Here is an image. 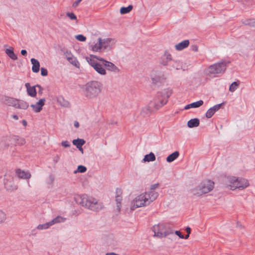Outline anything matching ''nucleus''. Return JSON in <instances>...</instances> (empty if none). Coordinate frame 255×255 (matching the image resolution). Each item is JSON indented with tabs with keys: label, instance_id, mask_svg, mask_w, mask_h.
Segmentation results:
<instances>
[{
	"label": "nucleus",
	"instance_id": "1",
	"mask_svg": "<svg viewBox=\"0 0 255 255\" xmlns=\"http://www.w3.org/2000/svg\"><path fill=\"white\" fill-rule=\"evenodd\" d=\"M172 94V90L166 89L158 94L157 98L151 101L148 105L143 107L141 110L140 114L143 117L148 116L153 111V109L157 110L168 102V99Z\"/></svg>",
	"mask_w": 255,
	"mask_h": 255
},
{
	"label": "nucleus",
	"instance_id": "2",
	"mask_svg": "<svg viewBox=\"0 0 255 255\" xmlns=\"http://www.w3.org/2000/svg\"><path fill=\"white\" fill-rule=\"evenodd\" d=\"M74 199L77 203L94 212H99L104 208L101 202L87 194L77 195Z\"/></svg>",
	"mask_w": 255,
	"mask_h": 255
},
{
	"label": "nucleus",
	"instance_id": "3",
	"mask_svg": "<svg viewBox=\"0 0 255 255\" xmlns=\"http://www.w3.org/2000/svg\"><path fill=\"white\" fill-rule=\"evenodd\" d=\"M158 196V193H147L145 192L141 193L133 200L131 210H133L137 208L148 206L155 200Z\"/></svg>",
	"mask_w": 255,
	"mask_h": 255
},
{
	"label": "nucleus",
	"instance_id": "4",
	"mask_svg": "<svg viewBox=\"0 0 255 255\" xmlns=\"http://www.w3.org/2000/svg\"><path fill=\"white\" fill-rule=\"evenodd\" d=\"M222 182L226 187L229 188L232 190L236 189L243 190L249 186V183L247 179L243 178H237L231 176L223 178Z\"/></svg>",
	"mask_w": 255,
	"mask_h": 255
},
{
	"label": "nucleus",
	"instance_id": "5",
	"mask_svg": "<svg viewBox=\"0 0 255 255\" xmlns=\"http://www.w3.org/2000/svg\"><path fill=\"white\" fill-rule=\"evenodd\" d=\"M103 84L98 81H91L87 83L83 87L84 96L88 99L97 98L101 93Z\"/></svg>",
	"mask_w": 255,
	"mask_h": 255
},
{
	"label": "nucleus",
	"instance_id": "6",
	"mask_svg": "<svg viewBox=\"0 0 255 255\" xmlns=\"http://www.w3.org/2000/svg\"><path fill=\"white\" fill-rule=\"evenodd\" d=\"M116 40L112 38H104L100 37L96 43L91 46L94 52H102L111 50L115 46Z\"/></svg>",
	"mask_w": 255,
	"mask_h": 255
},
{
	"label": "nucleus",
	"instance_id": "7",
	"mask_svg": "<svg viewBox=\"0 0 255 255\" xmlns=\"http://www.w3.org/2000/svg\"><path fill=\"white\" fill-rule=\"evenodd\" d=\"M152 231L154 232V237L160 239L173 234V230L164 223H160L154 225L152 227Z\"/></svg>",
	"mask_w": 255,
	"mask_h": 255
},
{
	"label": "nucleus",
	"instance_id": "8",
	"mask_svg": "<svg viewBox=\"0 0 255 255\" xmlns=\"http://www.w3.org/2000/svg\"><path fill=\"white\" fill-rule=\"evenodd\" d=\"M214 188V182L211 180H205L199 185L196 186L192 190V193L197 196H200L204 194H207Z\"/></svg>",
	"mask_w": 255,
	"mask_h": 255
},
{
	"label": "nucleus",
	"instance_id": "9",
	"mask_svg": "<svg viewBox=\"0 0 255 255\" xmlns=\"http://www.w3.org/2000/svg\"><path fill=\"white\" fill-rule=\"evenodd\" d=\"M227 67V64L225 62H220L210 65L206 70V74L208 75H214L223 73Z\"/></svg>",
	"mask_w": 255,
	"mask_h": 255
},
{
	"label": "nucleus",
	"instance_id": "10",
	"mask_svg": "<svg viewBox=\"0 0 255 255\" xmlns=\"http://www.w3.org/2000/svg\"><path fill=\"white\" fill-rule=\"evenodd\" d=\"M4 103L8 106H11L19 109L26 110L29 107V105L27 102L23 100L9 97H5Z\"/></svg>",
	"mask_w": 255,
	"mask_h": 255
},
{
	"label": "nucleus",
	"instance_id": "11",
	"mask_svg": "<svg viewBox=\"0 0 255 255\" xmlns=\"http://www.w3.org/2000/svg\"><path fill=\"white\" fill-rule=\"evenodd\" d=\"M3 184L5 189L9 192L15 191L18 188L17 184L14 182V177L10 173H6L4 175Z\"/></svg>",
	"mask_w": 255,
	"mask_h": 255
},
{
	"label": "nucleus",
	"instance_id": "12",
	"mask_svg": "<svg viewBox=\"0 0 255 255\" xmlns=\"http://www.w3.org/2000/svg\"><path fill=\"white\" fill-rule=\"evenodd\" d=\"M99 61L102 62L103 64L106 67V69L115 73L120 72V69L114 63L111 62L107 61L101 57H95Z\"/></svg>",
	"mask_w": 255,
	"mask_h": 255
},
{
	"label": "nucleus",
	"instance_id": "13",
	"mask_svg": "<svg viewBox=\"0 0 255 255\" xmlns=\"http://www.w3.org/2000/svg\"><path fill=\"white\" fill-rule=\"evenodd\" d=\"M172 61V58L171 54L168 51H165L164 54L161 56L159 63L163 66L170 65Z\"/></svg>",
	"mask_w": 255,
	"mask_h": 255
},
{
	"label": "nucleus",
	"instance_id": "14",
	"mask_svg": "<svg viewBox=\"0 0 255 255\" xmlns=\"http://www.w3.org/2000/svg\"><path fill=\"white\" fill-rule=\"evenodd\" d=\"M45 99L44 98L41 99L35 104H31L30 107L34 112L39 113L42 110V107L45 104Z\"/></svg>",
	"mask_w": 255,
	"mask_h": 255
},
{
	"label": "nucleus",
	"instance_id": "15",
	"mask_svg": "<svg viewBox=\"0 0 255 255\" xmlns=\"http://www.w3.org/2000/svg\"><path fill=\"white\" fill-rule=\"evenodd\" d=\"M122 190L120 189H117L116 190L115 201L117 204L116 210L118 212H120L121 211V202L122 200Z\"/></svg>",
	"mask_w": 255,
	"mask_h": 255
},
{
	"label": "nucleus",
	"instance_id": "16",
	"mask_svg": "<svg viewBox=\"0 0 255 255\" xmlns=\"http://www.w3.org/2000/svg\"><path fill=\"white\" fill-rule=\"evenodd\" d=\"M222 104H217L210 108L206 113L207 118H211L221 108Z\"/></svg>",
	"mask_w": 255,
	"mask_h": 255
},
{
	"label": "nucleus",
	"instance_id": "17",
	"mask_svg": "<svg viewBox=\"0 0 255 255\" xmlns=\"http://www.w3.org/2000/svg\"><path fill=\"white\" fill-rule=\"evenodd\" d=\"M15 173L20 179H29L31 177V174L29 172L22 170L20 169H16Z\"/></svg>",
	"mask_w": 255,
	"mask_h": 255
},
{
	"label": "nucleus",
	"instance_id": "18",
	"mask_svg": "<svg viewBox=\"0 0 255 255\" xmlns=\"http://www.w3.org/2000/svg\"><path fill=\"white\" fill-rule=\"evenodd\" d=\"M25 86L29 96L31 97H35L36 96L37 92L36 90V85L30 86V84L29 83H27L25 84Z\"/></svg>",
	"mask_w": 255,
	"mask_h": 255
},
{
	"label": "nucleus",
	"instance_id": "19",
	"mask_svg": "<svg viewBox=\"0 0 255 255\" xmlns=\"http://www.w3.org/2000/svg\"><path fill=\"white\" fill-rule=\"evenodd\" d=\"M150 78L154 83L157 82L161 80V76L160 72L156 70H153L150 75Z\"/></svg>",
	"mask_w": 255,
	"mask_h": 255
},
{
	"label": "nucleus",
	"instance_id": "20",
	"mask_svg": "<svg viewBox=\"0 0 255 255\" xmlns=\"http://www.w3.org/2000/svg\"><path fill=\"white\" fill-rule=\"evenodd\" d=\"M57 103L61 106L64 108L70 107L69 102L66 100L62 96H58L56 98Z\"/></svg>",
	"mask_w": 255,
	"mask_h": 255
},
{
	"label": "nucleus",
	"instance_id": "21",
	"mask_svg": "<svg viewBox=\"0 0 255 255\" xmlns=\"http://www.w3.org/2000/svg\"><path fill=\"white\" fill-rule=\"evenodd\" d=\"M189 44V41L188 40H184L181 42L176 44L175 48L177 50H182L185 48L187 47Z\"/></svg>",
	"mask_w": 255,
	"mask_h": 255
},
{
	"label": "nucleus",
	"instance_id": "22",
	"mask_svg": "<svg viewBox=\"0 0 255 255\" xmlns=\"http://www.w3.org/2000/svg\"><path fill=\"white\" fill-rule=\"evenodd\" d=\"M31 64H32V70L34 73H37L39 71L40 63L39 61L34 58H31Z\"/></svg>",
	"mask_w": 255,
	"mask_h": 255
},
{
	"label": "nucleus",
	"instance_id": "23",
	"mask_svg": "<svg viewBox=\"0 0 255 255\" xmlns=\"http://www.w3.org/2000/svg\"><path fill=\"white\" fill-rule=\"evenodd\" d=\"M93 68L98 73L101 75H106L107 74L106 70L99 63L95 65Z\"/></svg>",
	"mask_w": 255,
	"mask_h": 255
},
{
	"label": "nucleus",
	"instance_id": "24",
	"mask_svg": "<svg viewBox=\"0 0 255 255\" xmlns=\"http://www.w3.org/2000/svg\"><path fill=\"white\" fill-rule=\"evenodd\" d=\"M200 124V120L197 118L192 119L187 123V126L190 128L197 127Z\"/></svg>",
	"mask_w": 255,
	"mask_h": 255
},
{
	"label": "nucleus",
	"instance_id": "25",
	"mask_svg": "<svg viewBox=\"0 0 255 255\" xmlns=\"http://www.w3.org/2000/svg\"><path fill=\"white\" fill-rule=\"evenodd\" d=\"M95 57L98 56L94 55H90V57L86 58L87 62L93 68H94L95 67V65L98 63L96 61V60H98Z\"/></svg>",
	"mask_w": 255,
	"mask_h": 255
},
{
	"label": "nucleus",
	"instance_id": "26",
	"mask_svg": "<svg viewBox=\"0 0 255 255\" xmlns=\"http://www.w3.org/2000/svg\"><path fill=\"white\" fill-rule=\"evenodd\" d=\"M10 144V138L9 137H3L0 139V146L1 147H8Z\"/></svg>",
	"mask_w": 255,
	"mask_h": 255
},
{
	"label": "nucleus",
	"instance_id": "27",
	"mask_svg": "<svg viewBox=\"0 0 255 255\" xmlns=\"http://www.w3.org/2000/svg\"><path fill=\"white\" fill-rule=\"evenodd\" d=\"M179 155V152L178 151H174L167 157L166 161L168 162H171L175 160Z\"/></svg>",
	"mask_w": 255,
	"mask_h": 255
},
{
	"label": "nucleus",
	"instance_id": "28",
	"mask_svg": "<svg viewBox=\"0 0 255 255\" xmlns=\"http://www.w3.org/2000/svg\"><path fill=\"white\" fill-rule=\"evenodd\" d=\"M170 65L173 69H175L176 70H179L182 68V64L180 61L174 60L173 59Z\"/></svg>",
	"mask_w": 255,
	"mask_h": 255
},
{
	"label": "nucleus",
	"instance_id": "29",
	"mask_svg": "<svg viewBox=\"0 0 255 255\" xmlns=\"http://www.w3.org/2000/svg\"><path fill=\"white\" fill-rule=\"evenodd\" d=\"M72 143L77 147V148L80 149L81 148V146L85 144V141L83 139L77 138L76 139H74L72 141Z\"/></svg>",
	"mask_w": 255,
	"mask_h": 255
},
{
	"label": "nucleus",
	"instance_id": "30",
	"mask_svg": "<svg viewBox=\"0 0 255 255\" xmlns=\"http://www.w3.org/2000/svg\"><path fill=\"white\" fill-rule=\"evenodd\" d=\"M66 219L60 216H58L52 220L50 221L52 226L58 223H63L65 222Z\"/></svg>",
	"mask_w": 255,
	"mask_h": 255
},
{
	"label": "nucleus",
	"instance_id": "31",
	"mask_svg": "<svg viewBox=\"0 0 255 255\" xmlns=\"http://www.w3.org/2000/svg\"><path fill=\"white\" fill-rule=\"evenodd\" d=\"M156 157L153 152H150L149 154H146L144 156L143 160L144 162H150L155 160Z\"/></svg>",
	"mask_w": 255,
	"mask_h": 255
},
{
	"label": "nucleus",
	"instance_id": "32",
	"mask_svg": "<svg viewBox=\"0 0 255 255\" xmlns=\"http://www.w3.org/2000/svg\"><path fill=\"white\" fill-rule=\"evenodd\" d=\"M6 54L12 60H15L17 59V56L13 52V49H6L5 50Z\"/></svg>",
	"mask_w": 255,
	"mask_h": 255
},
{
	"label": "nucleus",
	"instance_id": "33",
	"mask_svg": "<svg viewBox=\"0 0 255 255\" xmlns=\"http://www.w3.org/2000/svg\"><path fill=\"white\" fill-rule=\"evenodd\" d=\"M68 61L71 64H72L73 65H74L76 67L79 68L80 65V63H79V62H78V60L77 59V58L73 56L71 58H68Z\"/></svg>",
	"mask_w": 255,
	"mask_h": 255
},
{
	"label": "nucleus",
	"instance_id": "34",
	"mask_svg": "<svg viewBox=\"0 0 255 255\" xmlns=\"http://www.w3.org/2000/svg\"><path fill=\"white\" fill-rule=\"evenodd\" d=\"M52 226V224L50 222L44 223L43 224H40L37 227V229L38 230H43V229H47L49 228L50 226Z\"/></svg>",
	"mask_w": 255,
	"mask_h": 255
},
{
	"label": "nucleus",
	"instance_id": "35",
	"mask_svg": "<svg viewBox=\"0 0 255 255\" xmlns=\"http://www.w3.org/2000/svg\"><path fill=\"white\" fill-rule=\"evenodd\" d=\"M132 6L131 5H128V7H122L120 9L121 14H126L131 10Z\"/></svg>",
	"mask_w": 255,
	"mask_h": 255
},
{
	"label": "nucleus",
	"instance_id": "36",
	"mask_svg": "<svg viewBox=\"0 0 255 255\" xmlns=\"http://www.w3.org/2000/svg\"><path fill=\"white\" fill-rule=\"evenodd\" d=\"M239 83L237 82H234L232 83L229 87V91L231 92H234L238 87Z\"/></svg>",
	"mask_w": 255,
	"mask_h": 255
},
{
	"label": "nucleus",
	"instance_id": "37",
	"mask_svg": "<svg viewBox=\"0 0 255 255\" xmlns=\"http://www.w3.org/2000/svg\"><path fill=\"white\" fill-rule=\"evenodd\" d=\"M203 104V101L202 100H199L190 104V105L191 106H192V108H196L201 106Z\"/></svg>",
	"mask_w": 255,
	"mask_h": 255
},
{
	"label": "nucleus",
	"instance_id": "38",
	"mask_svg": "<svg viewBox=\"0 0 255 255\" xmlns=\"http://www.w3.org/2000/svg\"><path fill=\"white\" fill-rule=\"evenodd\" d=\"M159 187V184H154L150 186L149 190L147 192V193H151V192L153 193H157V192H155L154 190L156 188H157Z\"/></svg>",
	"mask_w": 255,
	"mask_h": 255
},
{
	"label": "nucleus",
	"instance_id": "39",
	"mask_svg": "<svg viewBox=\"0 0 255 255\" xmlns=\"http://www.w3.org/2000/svg\"><path fill=\"white\" fill-rule=\"evenodd\" d=\"M87 168L85 166L83 165H79L77 168V170L75 171V173L77 172H79L80 173H84L86 172Z\"/></svg>",
	"mask_w": 255,
	"mask_h": 255
},
{
	"label": "nucleus",
	"instance_id": "40",
	"mask_svg": "<svg viewBox=\"0 0 255 255\" xmlns=\"http://www.w3.org/2000/svg\"><path fill=\"white\" fill-rule=\"evenodd\" d=\"M6 219V215L2 211L0 210V223L4 222Z\"/></svg>",
	"mask_w": 255,
	"mask_h": 255
},
{
	"label": "nucleus",
	"instance_id": "41",
	"mask_svg": "<svg viewBox=\"0 0 255 255\" xmlns=\"http://www.w3.org/2000/svg\"><path fill=\"white\" fill-rule=\"evenodd\" d=\"M76 38L80 41H85L86 40V37L82 34H79L75 36Z\"/></svg>",
	"mask_w": 255,
	"mask_h": 255
},
{
	"label": "nucleus",
	"instance_id": "42",
	"mask_svg": "<svg viewBox=\"0 0 255 255\" xmlns=\"http://www.w3.org/2000/svg\"><path fill=\"white\" fill-rule=\"evenodd\" d=\"M67 15L72 20L76 19V16L73 12H68L67 13Z\"/></svg>",
	"mask_w": 255,
	"mask_h": 255
},
{
	"label": "nucleus",
	"instance_id": "43",
	"mask_svg": "<svg viewBox=\"0 0 255 255\" xmlns=\"http://www.w3.org/2000/svg\"><path fill=\"white\" fill-rule=\"evenodd\" d=\"M61 145L64 147H69L71 144L68 141L64 140L62 141Z\"/></svg>",
	"mask_w": 255,
	"mask_h": 255
},
{
	"label": "nucleus",
	"instance_id": "44",
	"mask_svg": "<svg viewBox=\"0 0 255 255\" xmlns=\"http://www.w3.org/2000/svg\"><path fill=\"white\" fill-rule=\"evenodd\" d=\"M64 55H65L66 58H67V60H68V58H71L73 56H74L72 53H71L70 51H68L67 50L65 53H64Z\"/></svg>",
	"mask_w": 255,
	"mask_h": 255
},
{
	"label": "nucleus",
	"instance_id": "45",
	"mask_svg": "<svg viewBox=\"0 0 255 255\" xmlns=\"http://www.w3.org/2000/svg\"><path fill=\"white\" fill-rule=\"evenodd\" d=\"M41 74L43 76H46L48 74V72L46 69L44 68H41Z\"/></svg>",
	"mask_w": 255,
	"mask_h": 255
},
{
	"label": "nucleus",
	"instance_id": "46",
	"mask_svg": "<svg viewBox=\"0 0 255 255\" xmlns=\"http://www.w3.org/2000/svg\"><path fill=\"white\" fill-rule=\"evenodd\" d=\"M36 86L37 88H38V94L39 95H42V93H43V88L39 85H36Z\"/></svg>",
	"mask_w": 255,
	"mask_h": 255
},
{
	"label": "nucleus",
	"instance_id": "47",
	"mask_svg": "<svg viewBox=\"0 0 255 255\" xmlns=\"http://www.w3.org/2000/svg\"><path fill=\"white\" fill-rule=\"evenodd\" d=\"M175 234L181 239H184V236L179 231H176L175 232Z\"/></svg>",
	"mask_w": 255,
	"mask_h": 255
},
{
	"label": "nucleus",
	"instance_id": "48",
	"mask_svg": "<svg viewBox=\"0 0 255 255\" xmlns=\"http://www.w3.org/2000/svg\"><path fill=\"white\" fill-rule=\"evenodd\" d=\"M25 143V139L23 138H20L18 139L17 144L20 145H23Z\"/></svg>",
	"mask_w": 255,
	"mask_h": 255
},
{
	"label": "nucleus",
	"instance_id": "49",
	"mask_svg": "<svg viewBox=\"0 0 255 255\" xmlns=\"http://www.w3.org/2000/svg\"><path fill=\"white\" fill-rule=\"evenodd\" d=\"M192 49L194 51H197L198 50V47L196 45H193L192 46Z\"/></svg>",
	"mask_w": 255,
	"mask_h": 255
},
{
	"label": "nucleus",
	"instance_id": "50",
	"mask_svg": "<svg viewBox=\"0 0 255 255\" xmlns=\"http://www.w3.org/2000/svg\"><path fill=\"white\" fill-rule=\"evenodd\" d=\"M21 54L22 55H24V56L26 55V54H27V51H26V50H24V49L21 50Z\"/></svg>",
	"mask_w": 255,
	"mask_h": 255
},
{
	"label": "nucleus",
	"instance_id": "51",
	"mask_svg": "<svg viewBox=\"0 0 255 255\" xmlns=\"http://www.w3.org/2000/svg\"><path fill=\"white\" fill-rule=\"evenodd\" d=\"M191 108H192V106H191L190 104H188L185 107L184 109L188 110Z\"/></svg>",
	"mask_w": 255,
	"mask_h": 255
},
{
	"label": "nucleus",
	"instance_id": "52",
	"mask_svg": "<svg viewBox=\"0 0 255 255\" xmlns=\"http://www.w3.org/2000/svg\"><path fill=\"white\" fill-rule=\"evenodd\" d=\"M81 1V0H78L75 1L73 4V6H76L78 5L79 3Z\"/></svg>",
	"mask_w": 255,
	"mask_h": 255
},
{
	"label": "nucleus",
	"instance_id": "53",
	"mask_svg": "<svg viewBox=\"0 0 255 255\" xmlns=\"http://www.w3.org/2000/svg\"><path fill=\"white\" fill-rule=\"evenodd\" d=\"M186 231L188 233L187 234H190L191 233V229L189 227H187L186 228Z\"/></svg>",
	"mask_w": 255,
	"mask_h": 255
},
{
	"label": "nucleus",
	"instance_id": "54",
	"mask_svg": "<svg viewBox=\"0 0 255 255\" xmlns=\"http://www.w3.org/2000/svg\"><path fill=\"white\" fill-rule=\"evenodd\" d=\"M74 126L77 128H78L79 127V124L77 121H75Z\"/></svg>",
	"mask_w": 255,
	"mask_h": 255
},
{
	"label": "nucleus",
	"instance_id": "55",
	"mask_svg": "<svg viewBox=\"0 0 255 255\" xmlns=\"http://www.w3.org/2000/svg\"><path fill=\"white\" fill-rule=\"evenodd\" d=\"M12 117L13 119H14V120H17L18 119V116L15 115H12Z\"/></svg>",
	"mask_w": 255,
	"mask_h": 255
},
{
	"label": "nucleus",
	"instance_id": "56",
	"mask_svg": "<svg viewBox=\"0 0 255 255\" xmlns=\"http://www.w3.org/2000/svg\"><path fill=\"white\" fill-rule=\"evenodd\" d=\"M22 124H23V125L24 126H26V125H27V122H26V121L25 120H23V121H22Z\"/></svg>",
	"mask_w": 255,
	"mask_h": 255
},
{
	"label": "nucleus",
	"instance_id": "57",
	"mask_svg": "<svg viewBox=\"0 0 255 255\" xmlns=\"http://www.w3.org/2000/svg\"><path fill=\"white\" fill-rule=\"evenodd\" d=\"M189 234H187V235H186L184 237V239H187L189 238Z\"/></svg>",
	"mask_w": 255,
	"mask_h": 255
},
{
	"label": "nucleus",
	"instance_id": "58",
	"mask_svg": "<svg viewBox=\"0 0 255 255\" xmlns=\"http://www.w3.org/2000/svg\"><path fill=\"white\" fill-rule=\"evenodd\" d=\"M80 151H81L82 153L83 152V149L82 146H81V148L79 149Z\"/></svg>",
	"mask_w": 255,
	"mask_h": 255
},
{
	"label": "nucleus",
	"instance_id": "59",
	"mask_svg": "<svg viewBox=\"0 0 255 255\" xmlns=\"http://www.w3.org/2000/svg\"><path fill=\"white\" fill-rule=\"evenodd\" d=\"M250 23L249 22L246 23L245 24H250Z\"/></svg>",
	"mask_w": 255,
	"mask_h": 255
}]
</instances>
